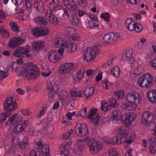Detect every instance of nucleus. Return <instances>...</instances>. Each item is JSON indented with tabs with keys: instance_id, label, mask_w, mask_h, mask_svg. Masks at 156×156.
<instances>
[{
	"instance_id": "nucleus-2",
	"label": "nucleus",
	"mask_w": 156,
	"mask_h": 156,
	"mask_svg": "<svg viewBox=\"0 0 156 156\" xmlns=\"http://www.w3.org/2000/svg\"><path fill=\"white\" fill-rule=\"evenodd\" d=\"M126 98L128 102L123 104L122 108L129 111L135 110L137 105L140 103L142 100L141 95L136 92L128 93L126 94Z\"/></svg>"
},
{
	"instance_id": "nucleus-58",
	"label": "nucleus",
	"mask_w": 156,
	"mask_h": 156,
	"mask_svg": "<svg viewBox=\"0 0 156 156\" xmlns=\"http://www.w3.org/2000/svg\"><path fill=\"white\" fill-rule=\"evenodd\" d=\"M109 101L111 106L114 108L117 107L118 105L116 102V100L115 99L110 98L109 99Z\"/></svg>"
},
{
	"instance_id": "nucleus-25",
	"label": "nucleus",
	"mask_w": 156,
	"mask_h": 156,
	"mask_svg": "<svg viewBox=\"0 0 156 156\" xmlns=\"http://www.w3.org/2000/svg\"><path fill=\"white\" fill-rule=\"evenodd\" d=\"M60 100L62 103L66 102L69 100V96L68 93L63 90L60 92L59 94Z\"/></svg>"
},
{
	"instance_id": "nucleus-21",
	"label": "nucleus",
	"mask_w": 156,
	"mask_h": 156,
	"mask_svg": "<svg viewBox=\"0 0 156 156\" xmlns=\"http://www.w3.org/2000/svg\"><path fill=\"white\" fill-rule=\"evenodd\" d=\"M148 101L152 103H156V89L152 90L147 93Z\"/></svg>"
},
{
	"instance_id": "nucleus-63",
	"label": "nucleus",
	"mask_w": 156,
	"mask_h": 156,
	"mask_svg": "<svg viewBox=\"0 0 156 156\" xmlns=\"http://www.w3.org/2000/svg\"><path fill=\"white\" fill-rule=\"evenodd\" d=\"M149 65L154 69L156 70V58H153L151 60L149 63Z\"/></svg>"
},
{
	"instance_id": "nucleus-41",
	"label": "nucleus",
	"mask_w": 156,
	"mask_h": 156,
	"mask_svg": "<svg viewBox=\"0 0 156 156\" xmlns=\"http://www.w3.org/2000/svg\"><path fill=\"white\" fill-rule=\"evenodd\" d=\"M9 25L12 31L16 32H19L20 31L19 27L16 23L11 22Z\"/></svg>"
},
{
	"instance_id": "nucleus-44",
	"label": "nucleus",
	"mask_w": 156,
	"mask_h": 156,
	"mask_svg": "<svg viewBox=\"0 0 156 156\" xmlns=\"http://www.w3.org/2000/svg\"><path fill=\"white\" fill-rule=\"evenodd\" d=\"M41 28L38 27H34L31 30V33L34 36H41Z\"/></svg>"
},
{
	"instance_id": "nucleus-48",
	"label": "nucleus",
	"mask_w": 156,
	"mask_h": 156,
	"mask_svg": "<svg viewBox=\"0 0 156 156\" xmlns=\"http://www.w3.org/2000/svg\"><path fill=\"white\" fill-rule=\"evenodd\" d=\"M101 109L104 112H106L110 109V106L104 100L102 102Z\"/></svg>"
},
{
	"instance_id": "nucleus-38",
	"label": "nucleus",
	"mask_w": 156,
	"mask_h": 156,
	"mask_svg": "<svg viewBox=\"0 0 156 156\" xmlns=\"http://www.w3.org/2000/svg\"><path fill=\"white\" fill-rule=\"evenodd\" d=\"M136 135L133 132L126 137V138L128 139H126L125 142L128 144H130L133 142L134 139Z\"/></svg>"
},
{
	"instance_id": "nucleus-3",
	"label": "nucleus",
	"mask_w": 156,
	"mask_h": 156,
	"mask_svg": "<svg viewBox=\"0 0 156 156\" xmlns=\"http://www.w3.org/2000/svg\"><path fill=\"white\" fill-rule=\"evenodd\" d=\"M21 69L19 76L21 77L24 76L28 80L38 78L40 73L37 66L32 62H27L25 68L22 67Z\"/></svg>"
},
{
	"instance_id": "nucleus-61",
	"label": "nucleus",
	"mask_w": 156,
	"mask_h": 156,
	"mask_svg": "<svg viewBox=\"0 0 156 156\" xmlns=\"http://www.w3.org/2000/svg\"><path fill=\"white\" fill-rule=\"evenodd\" d=\"M148 142L151 145H156V137H151L148 139Z\"/></svg>"
},
{
	"instance_id": "nucleus-42",
	"label": "nucleus",
	"mask_w": 156,
	"mask_h": 156,
	"mask_svg": "<svg viewBox=\"0 0 156 156\" xmlns=\"http://www.w3.org/2000/svg\"><path fill=\"white\" fill-rule=\"evenodd\" d=\"M49 147L48 146L45 145L41 149V154L42 156H50L49 155Z\"/></svg>"
},
{
	"instance_id": "nucleus-51",
	"label": "nucleus",
	"mask_w": 156,
	"mask_h": 156,
	"mask_svg": "<svg viewBox=\"0 0 156 156\" xmlns=\"http://www.w3.org/2000/svg\"><path fill=\"white\" fill-rule=\"evenodd\" d=\"M8 116V113L3 112L0 113V123H3Z\"/></svg>"
},
{
	"instance_id": "nucleus-64",
	"label": "nucleus",
	"mask_w": 156,
	"mask_h": 156,
	"mask_svg": "<svg viewBox=\"0 0 156 156\" xmlns=\"http://www.w3.org/2000/svg\"><path fill=\"white\" fill-rule=\"evenodd\" d=\"M150 151L152 154L156 153V145H151L149 147Z\"/></svg>"
},
{
	"instance_id": "nucleus-47",
	"label": "nucleus",
	"mask_w": 156,
	"mask_h": 156,
	"mask_svg": "<svg viewBox=\"0 0 156 156\" xmlns=\"http://www.w3.org/2000/svg\"><path fill=\"white\" fill-rule=\"evenodd\" d=\"M0 31L2 36L4 37H8L9 36V33L2 26L0 27Z\"/></svg>"
},
{
	"instance_id": "nucleus-10",
	"label": "nucleus",
	"mask_w": 156,
	"mask_h": 156,
	"mask_svg": "<svg viewBox=\"0 0 156 156\" xmlns=\"http://www.w3.org/2000/svg\"><path fill=\"white\" fill-rule=\"evenodd\" d=\"M47 89L49 90L48 94L49 98L52 99L54 98V96L57 93L58 88V85L54 82L50 81H48L47 83Z\"/></svg>"
},
{
	"instance_id": "nucleus-16",
	"label": "nucleus",
	"mask_w": 156,
	"mask_h": 156,
	"mask_svg": "<svg viewBox=\"0 0 156 156\" xmlns=\"http://www.w3.org/2000/svg\"><path fill=\"white\" fill-rule=\"evenodd\" d=\"M75 132L79 136H85L88 132L86 125L84 123L78 124L76 126Z\"/></svg>"
},
{
	"instance_id": "nucleus-34",
	"label": "nucleus",
	"mask_w": 156,
	"mask_h": 156,
	"mask_svg": "<svg viewBox=\"0 0 156 156\" xmlns=\"http://www.w3.org/2000/svg\"><path fill=\"white\" fill-rule=\"evenodd\" d=\"M121 117V113L119 110H115L112 113V119L115 121L119 120Z\"/></svg>"
},
{
	"instance_id": "nucleus-57",
	"label": "nucleus",
	"mask_w": 156,
	"mask_h": 156,
	"mask_svg": "<svg viewBox=\"0 0 156 156\" xmlns=\"http://www.w3.org/2000/svg\"><path fill=\"white\" fill-rule=\"evenodd\" d=\"M39 151L38 150L35 149L30 153L29 156H40Z\"/></svg>"
},
{
	"instance_id": "nucleus-46",
	"label": "nucleus",
	"mask_w": 156,
	"mask_h": 156,
	"mask_svg": "<svg viewBox=\"0 0 156 156\" xmlns=\"http://www.w3.org/2000/svg\"><path fill=\"white\" fill-rule=\"evenodd\" d=\"M20 139L19 137H16V136H12L11 141L14 144L16 147L18 148V145L20 144Z\"/></svg>"
},
{
	"instance_id": "nucleus-7",
	"label": "nucleus",
	"mask_w": 156,
	"mask_h": 156,
	"mask_svg": "<svg viewBox=\"0 0 156 156\" xmlns=\"http://www.w3.org/2000/svg\"><path fill=\"white\" fill-rule=\"evenodd\" d=\"M30 50V46L26 45L25 48L19 47L13 53V55L17 57L30 58L31 55L29 54Z\"/></svg>"
},
{
	"instance_id": "nucleus-62",
	"label": "nucleus",
	"mask_w": 156,
	"mask_h": 156,
	"mask_svg": "<svg viewBox=\"0 0 156 156\" xmlns=\"http://www.w3.org/2000/svg\"><path fill=\"white\" fill-rule=\"evenodd\" d=\"M101 18H104L106 21H108L109 20L110 15L108 13H102L101 15Z\"/></svg>"
},
{
	"instance_id": "nucleus-35",
	"label": "nucleus",
	"mask_w": 156,
	"mask_h": 156,
	"mask_svg": "<svg viewBox=\"0 0 156 156\" xmlns=\"http://www.w3.org/2000/svg\"><path fill=\"white\" fill-rule=\"evenodd\" d=\"M111 73L114 77H119L120 74V70L118 66L113 67L111 70Z\"/></svg>"
},
{
	"instance_id": "nucleus-20",
	"label": "nucleus",
	"mask_w": 156,
	"mask_h": 156,
	"mask_svg": "<svg viewBox=\"0 0 156 156\" xmlns=\"http://www.w3.org/2000/svg\"><path fill=\"white\" fill-rule=\"evenodd\" d=\"M45 45L43 41L38 40L34 42L32 45V50L34 51H38L43 48Z\"/></svg>"
},
{
	"instance_id": "nucleus-40",
	"label": "nucleus",
	"mask_w": 156,
	"mask_h": 156,
	"mask_svg": "<svg viewBox=\"0 0 156 156\" xmlns=\"http://www.w3.org/2000/svg\"><path fill=\"white\" fill-rule=\"evenodd\" d=\"M97 111V110L95 108L91 109L88 115V118L89 119H92L95 117V116H98L96 114Z\"/></svg>"
},
{
	"instance_id": "nucleus-54",
	"label": "nucleus",
	"mask_w": 156,
	"mask_h": 156,
	"mask_svg": "<svg viewBox=\"0 0 156 156\" xmlns=\"http://www.w3.org/2000/svg\"><path fill=\"white\" fill-rule=\"evenodd\" d=\"M26 8L30 9L33 6L32 0H24Z\"/></svg>"
},
{
	"instance_id": "nucleus-24",
	"label": "nucleus",
	"mask_w": 156,
	"mask_h": 156,
	"mask_svg": "<svg viewBox=\"0 0 156 156\" xmlns=\"http://www.w3.org/2000/svg\"><path fill=\"white\" fill-rule=\"evenodd\" d=\"M123 58L124 60L129 61L130 65L136 61L132 56V51L131 50L127 51L126 53L123 55Z\"/></svg>"
},
{
	"instance_id": "nucleus-36",
	"label": "nucleus",
	"mask_w": 156,
	"mask_h": 156,
	"mask_svg": "<svg viewBox=\"0 0 156 156\" xmlns=\"http://www.w3.org/2000/svg\"><path fill=\"white\" fill-rule=\"evenodd\" d=\"M70 94L72 97H81L82 96V92L80 90H73L70 91Z\"/></svg>"
},
{
	"instance_id": "nucleus-30",
	"label": "nucleus",
	"mask_w": 156,
	"mask_h": 156,
	"mask_svg": "<svg viewBox=\"0 0 156 156\" xmlns=\"http://www.w3.org/2000/svg\"><path fill=\"white\" fill-rule=\"evenodd\" d=\"M34 7L37 9L41 12L44 11V8L43 6V2L41 0H37L34 3Z\"/></svg>"
},
{
	"instance_id": "nucleus-55",
	"label": "nucleus",
	"mask_w": 156,
	"mask_h": 156,
	"mask_svg": "<svg viewBox=\"0 0 156 156\" xmlns=\"http://www.w3.org/2000/svg\"><path fill=\"white\" fill-rule=\"evenodd\" d=\"M78 5L81 7L87 6V2L86 0H76Z\"/></svg>"
},
{
	"instance_id": "nucleus-5",
	"label": "nucleus",
	"mask_w": 156,
	"mask_h": 156,
	"mask_svg": "<svg viewBox=\"0 0 156 156\" xmlns=\"http://www.w3.org/2000/svg\"><path fill=\"white\" fill-rule=\"evenodd\" d=\"M98 53V51L96 48L90 47L86 48L83 52V59L88 62L93 61Z\"/></svg>"
},
{
	"instance_id": "nucleus-19",
	"label": "nucleus",
	"mask_w": 156,
	"mask_h": 156,
	"mask_svg": "<svg viewBox=\"0 0 156 156\" xmlns=\"http://www.w3.org/2000/svg\"><path fill=\"white\" fill-rule=\"evenodd\" d=\"M45 16L47 19L50 23L55 25L58 24L59 21L57 17L53 12H51L50 10H47Z\"/></svg>"
},
{
	"instance_id": "nucleus-23",
	"label": "nucleus",
	"mask_w": 156,
	"mask_h": 156,
	"mask_svg": "<svg viewBox=\"0 0 156 156\" xmlns=\"http://www.w3.org/2000/svg\"><path fill=\"white\" fill-rule=\"evenodd\" d=\"M67 41L62 38H58L56 39L54 41V44L57 47H64L66 46Z\"/></svg>"
},
{
	"instance_id": "nucleus-32",
	"label": "nucleus",
	"mask_w": 156,
	"mask_h": 156,
	"mask_svg": "<svg viewBox=\"0 0 156 156\" xmlns=\"http://www.w3.org/2000/svg\"><path fill=\"white\" fill-rule=\"evenodd\" d=\"M76 32L75 29L71 27H68L65 29V34L70 38L73 36Z\"/></svg>"
},
{
	"instance_id": "nucleus-17",
	"label": "nucleus",
	"mask_w": 156,
	"mask_h": 156,
	"mask_svg": "<svg viewBox=\"0 0 156 156\" xmlns=\"http://www.w3.org/2000/svg\"><path fill=\"white\" fill-rule=\"evenodd\" d=\"M25 41L24 38L18 37H14L10 39L8 44L9 47L14 49L21 44Z\"/></svg>"
},
{
	"instance_id": "nucleus-45",
	"label": "nucleus",
	"mask_w": 156,
	"mask_h": 156,
	"mask_svg": "<svg viewBox=\"0 0 156 156\" xmlns=\"http://www.w3.org/2000/svg\"><path fill=\"white\" fill-rule=\"evenodd\" d=\"M85 72V69L84 67L81 68L78 72L77 75V78L79 80L78 82L83 78Z\"/></svg>"
},
{
	"instance_id": "nucleus-49",
	"label": "nucleus",
	"mask_w": 156,
	"mask_h": 156,
	"mask_svg": "<svg viewBox=\"0 0 156 156\" xmlns=\"http://www.w3.org/2000/svg\"><path fill=\"white\" fill-rule=\"evenodd\" d=\"M91 122V123L95 126H97L99 122L100 117L99 116H96L92 119H89Z\"/></svg>"
},
{
	"instance_id": "nucleus-14",
	"label": "nucleus",
	"mask_w": 156,
	"mask_h": 156,
	"mask_svg": "<svg viewBox=\"0 0 156 156\" xmlns=\"http://www.w3.org/2000/svg\"><path fill=\"white\" fill-rule=\"evenodd\" d=\"M72 144L71 141L66 139L61 144L62 150L61 156H71L69 152L70 146Z\"/></svg>"
},
{
	"instance_id": "nucleus-39",
	"label": "nucleus",
	"mask_w": 156,
	"mask_h": 156,
	"mask_svg": "<svg viewBox=\"0 0 156 156\" xmlns=\"http://www.w3.org/2000/svg\"><path fill=\"white\" fill-rule=\"evenodd\" d=\"M23 63V60L21 58H18L17 59V63H14L11 64V67L13 69L15 68L16 71L17 73L18 72V69L19 68V66H18L17 63L21 64Z\"/></svg>"
},
{
	"instance_id": "nucleus-60",
	"label": "nucleus",
	"mask_w": 156,
	"mask_h": 156,
	"mask_svg": "<svg viewBox=\"0 0 156 156\" xmlns=\"http://www.w3.org/2000/svg\"><path fill=\"white\" fill-rule=\"evenodd\" d=\"M71 22L73 25L74 26L77 25L79 23V20L76 16H73Z\"/></svg>"
},
{
	"instance_id": "nucleus-4",
	"label": "nucleus",
	"mask_w": 156,
	"mask_h": 156,
	"mask_svg": "<svg viewBox=\"0 0 156 156\" xmlns=\"http://www.w3.org/2000/svg\"><path fill=\"white\" fill-rule=\"evenodd\" d=\"M153 77L149 73L143 74L139 78L138 84L141 87L149 88L153 84Z\"/></svg>"
},
{
	"instance_id": "nucleus-52",
	"label": "nucleus",
	"mask_w": 156,
	"mask_h": 156,
	"mask_svg": "<svg viewBox=\"0 0 156 156\" xmlns=\"http://www.w3.org/2000/svg\"><path fill=\"white\" fill-rule=\"evenodd\" d=\"M87 114V108L85 107L82 109L80 111L76 114L77 116H80L82 117L85 116Z\"/></svg>"
},
{
	"instance_id": "nucleus-27",
	"label": "nucleus",
	"mask_w": 156,
	"mask_h": 156,
	"mask_svg": "<svg viewBox=\"0 0 156 156\" xmlns=\"http://www.w3.org/2000/svg\"><path fill=\"white\" fill-rule=\"evenodd\" d=\"M130 66L131 67L133 68V71H134L139 75L143 72V67L139 65L137 62L135 61Z\"/></svg>"
},
{
	"instance_id": "nucleus-33",
	"label": "nucleus",
	"mask_w": 156,
	"mask_h": 156,
	"mask_svg": "<svg viewBox=\"0 0 156 156\" xmlns=\"http://www.w3.org/2000/svg\"><path fill=\"white\" fill-rule=\"evenodd\" d=\"M34 21L37 24H42L46 25L47 22L45 18L42 16H39L34 19Z\"/></svg>"
},
{
	"instance_id": "nucleus-29",
	"label": "nucleus",
	"mask_w": 156,
	"mask_h": 156,
	"mask_svg": "<svg viewBox=\"0 0 156 156\" xmlns=\"http://www.w3.org/2000/svg\"><path fill=\"white\" fill-rule=\"evenodd\" d=\"M94 89L92 87H86L84 91V93L86 98H88L94 94Z\"/></svg>"
},
{
	"instance_id": "nucleus-6",
	"label": "nucleus",
	"mask_w": 156,
	"mask_h": 156,
	"mask_svg": "<svg viewBox=\"0 0 156 156\" xmlns=\"http://www.w3.org/2000/svg\"><path fill=\"white\" fill-rule=\"evenodd\" d=\"M126 25L128 29L130 31L139 33L143 30V26L140 23H135L132 19L128 18L126 21Z\"/></svg>"
},
{
	"instance_id": "nucleus-56",
	"label": "nucleus",
	"mask_w": 156,
	"mask_h": 156,
	"mask_svg": "<svg viewBox=\"0 0 156 156\" xmlns=\"http://www.w3.org/2000/svg\"><path fill=\"white\" fill-rule=\"evenodd\" d=\"M49 33V30L47 28H41V36L48 34Z\"/></svg>"
},
{
	"instance_id": "nucleus-26",
	"label": "nucleus",
	"mask_w": 156,
	"mask_h": 156,
	"mask_svg": "<svg viewBox=\"0 0 156 156\" xmlns=\"http://www.w3.org/2000/svg\"><path fill=\"white\" fill-rule=\"evenodd\" d=\"M130 130L129 128L127 126H122L118 130L119 134L122 136L126 138L130 135L131 133L129 132Z\"/></svg>"
},
{
	"instance_id": "nucleus-13",
	"label": "nucleus",
	"mask_w": 156,
	"mask_h": 156,
	"mask_svg": "<svg viewBox=\"0 0 156 156\" xmlns=\"http://www.w3.org/2000/svg\"><path fill=\"white\" fill-rule=\"evenodd\" d=\"M74 66L73 63H66L61 65L58 69V72L61 74H66L70 73L73 69Z\"/></svg>"
},
{
	"instance_id": "nucleus-53",
	"label": "nucleus",
	"mask_w": 156,
	"mask_h": 156,
	"mask_svg": "<svg viewBox=\"0 0 156 156\" xmlns=\"http://www.w3.org/2000/svg\"><path fill=\"white\" fill-rule=\"evenodd\" d=\"M108 154L109 156H118V152L114 148H111L109 149Z\"/></svg>"
},
{
	"instance_id": "nucleus-15",
	"label": "nucleus",
	"mask_w": 156,
	"mask_h": 156,
	"mask_svg": "<svg viewBox=\"0 0 156 156\" xmlns=\"http://www.w3.org/2000/svg\"><path fill=\"white\" fill-rule=\"evenodd\" d=\"M136 118V115L133 112L125 114L123 115L122 122L125 125H129Z\"/></svg>"
},
{
	"instance_id": "nucleus-1",
	"label": "nucleus",
	"mask_w": 156,
	"mask_h": 156,
	"mask_svg": "<svg viewBox=\"0 0 156 156\" xmlns=\"http://www.w3.org/2000/svg\"><path fill=\"white\" fill-rule=\"evenodd\" d=\"M86 141H87V146L92 154H97L103 148V144L97 141L94 138L86 137L83 139L78 140L73 149V151L77 154H81L84 150L85 143Z\"/></svg>"
},
{
	"instance_id": "nucleus-12",
	"label": "nucleus",
	"mask_w": 156,
	"mask_h": 156,
	"mask_svg": "<svg viewBox=\"0 0 156 156\" xmlns=\"http://www.w3.org/2000/svg\"><path fill=\"white\" fill-rule=\"evenodd\" d=\"M29 123V121L26 120L21 123H17L14 126L12 130L13 133L17 134L24 131L28 126Z\"/></svg>"
},
{
	"instance_id": "nucleus-37",
	"label": "nucleus",
	"mask_w": 156,
	"mask_h": 156,
	"mask_svg": "<svg viewBox=\"0 0 156 156\" xmlns=\"http://www.w3.org/2000/svg\"><path fill=\"white\" fill-rule=\"evenodd\" d=\"M65 7L72 11H75L77 8V4L73 0Z\"/></svg>"
},
{
	"instance_id": "nucleus-43",
	"label": "nucleus",
	"mask_w": 156,
	"mask_h": 156,
	"mask_svg": "<svg viewBox=\"0 0 156 156\" xmlns=\"http://www.w3.org/2000/svg\"><path fill=\"white\" fill-rule=\"evenodd\" d=\"M29 143L27 138V137L24 136L23 139L21 144H19L18 145V148H22L23 147H25L28 146Z\"/></svg>"
},
{
	"instance_id": "nucleus-59",
	"label": "nucleus",
	"mask_w": 156,
	"mask_h": 156,
	"mask_svg": "<svg viewBox=\"0 0 156 156\" xmlns=\"http://www.w3.org/2000/svg\"><path fill=\"white\" fill-rule=\"evenodd\" d=\"M71 121L66 117H63L62 118V123L66 125H70L71 124Z\"/></svg>"
},
{
	"instance_id": "nucleus-22",
	"label": "nucleus",
	"mask_w": 156,
	"mask_h": 156,
	"mask_svg": "<svg viewBox=\"0 0 156 156\" xmlns=\"http://www.w3.org/2000/svg\"><path fill=\"white\" fill-rule=\"evenodd\" d=\"M66 44L65 48L67 52L72 53L76 51L77 47L75 43L67 41V43Z\"/></svg>"
},
{
	"instance_id": "nucleus-50",
	"label": "nucleus",
	"mask_w": 156,
	"mask_h": 156,
	"mask_svg": "<svg viewBox=\"0 0 156 156\" xmlns=\"http://www.w3.org/2000/svg\"><path fill=\"white\" fill-rule=\"evenodd\" d=\"M114 94L118 98H121L124 97L125 92L123 90H119L115 91Z\"/></svg>"
},
{
	"instance_id": "nucleus-11",
	"label": "nucleus",
	"mask_w": 156,
	"mask_h": 156,
	"mask_svg": "<svg viewBox=\"0 0 156 156\" xmlns=\"http://www.w3.org/2000/svg\"><path fill=\"white\" fill-rule=\"evenodd\" d=\"M119 38V34L117 33H107L105 34L103 37L104 42L108 44L113 43Z\"/></svg>"
},
{
	"instance_id": "nucleus-8",
	"label": "nucleus",
	"mask_w": 156,
	"mask_h": 156,
	"mask_svg": "<svg viewBox=\"0 0 156 156\" xmlns=\"http://www.w3.org/2000/svg\"><path fill=\"white\" fill-rule=\"evenodd\" d=\"M23 117L20 114L16 113L9 117L5 123L7 127H9L14 126L21 122L23 120Z\"/></svg>"
},
{
	"instance_id": "nucleus-28",
	"label": "nucleus",
	"mask_w": 156,
	"mask_h": 156,
	"mask_svg": "<svg viewBox=\"0 0 156 156\" xmlns=\"http://www.w3.org/2000/svg\"><path fill=\"white\" fill-rule=\"evenodd\" d=\"M151 118V115L149 112H144L142 115L141 122L144 124L148 123L150 122Z\"/></svg>"
},
{
	"instance_id": "nucleus-31",
	"label": "nucleus",
	"mask_w": 156,
	"mask_h": 156,
	"mask_svg": "<svg viewBox=\"0 0 156 156\" xmlns=\"http://www.w3.org/2000/svg\"><path fill=\"white\" fill-rule=\"evenodd\" d=\"M58 2L59 0H53L49 5V9L47 10H50L51 12L56 11V8Z\"/></svg>"
},
{
	"instance_id": "nucleus-18",
	"label": "nucleus",
	"mask_w": 156,
	"mask_h": 156,
	"mask_svg": "<svg viewBox=\"0 0 156 156\" xmlns=\"http://www.w3.org/2000/svg\"><path fill=\"white\" fill-rule=\"evenodd\" d=\"M56 52V51L53 50L50 52L48 53V59L51 62L55 63L59 62L62 60L60 57Z\"/></svg>"
},
{
	"instance_id": "nucleus-9",
	"label": "nucleus",
	"mask_w": 156,
	"mask_h": 156,
	"mask_svg": "<svg viewBox=\"0 0 156 156\" xmlns=\"http://www.w3.org/2000/svg\"><path fill=\"white\" fill-rule=\"evenodd\" d=\"M17 107L16 98L13 96L8 97L4 104V108L6 111H12L15 110Z\"/></svg>"
}]
</instances>
